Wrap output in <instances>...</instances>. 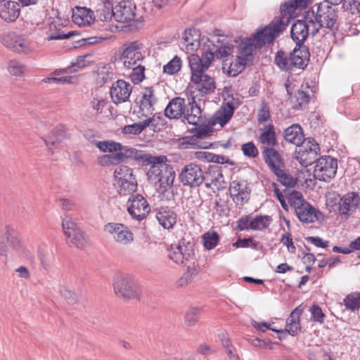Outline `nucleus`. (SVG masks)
<instances>
[{"label":"nucleus","mask_w":360,"mask_h":360,"mask_svg":"<svg viewBox=\"0 0 360 360\" xmlns=\"http://www.w3.org/2000/svg\"><path fill=\"white\" fill-rule=\"evenodd\" d=\"M262 153L264 162L272 172H278L280 168L284 167L282 158L274 147H264Z\"/></svg>","instance_id":"25"},{"label":"nucleus","mask_w":360,"mask_h":360,"mask_svg":"<svg viewBox=\"0 0 360 360\" xmlns=\"http://www.w3.org/2000/svg\"><path fill=\"white\" fill-rule=\"evenodd\" d=\"M241 150L244 156L249 158H256L259 155V150L253 141H249L241 146Z\"/></svg>","instance_id":"53"},{"label":"nucleus","mask_w":360,"mask_h":360,"mask_svg":"<svg viewBox=\"0 0 360 360\" xmlns=\"http://www.w3.org/2000/svg\"><path fill=\"white\" fill-rule=\"evenodd\" d=\"M289 202L294 207L300 221L308 224L317 219V210L303 198L300 192L293 191L289 198Z\"/></svg>","instance_id":"5"},{"label":"nucleus","mask_w":360,"mask_h":360,"mask_svg":"<svg viewBox=\"0 0 360 360\" xmlns=\"http://www.w3.org/2000/svg\"><path fill=\"white\" fill-rule=\"evenodd\" d=\"M257 116L259 123H264L270 120V110L265 100H262L261 101Z\"/></svg>","instance_id":"52"},{"label":"nucleus","mask_w":360,"mask_h":360,"mask_svg":"<svg viewBox=\"0 0 360 360\" xmlns=\"http://www.w3.org/2000/svg\"><path fill=\"white\" fill-rule=\"evenodd\" d=\"M202 168L194 163H190L184 167L179 174V179L184 186L190 188L200 186L205 181Z\"/></svg>","instance_id":"12"},{"label":"nucleus","mask_w":360,"mask_h":360,"mask_svg":"<svg viewBox=\"0 0 360 360\" xmlns=\"http://www.w3.org/2000/svg\"><path fill=\"white\" fill-rule=\"evenodd\" d=\"M93 12L90 9L84 7H77L76 11H73L72 18V21L79 26L89 25L92 20Z\"/></svg>","instance_id":"34"},{"label":"nucleus","mask_w":360,"mask_h":360,"mask_svg":"<svg viewBox=\"0 0 360 360\" xmlns=\"http://www.w3.org/2000/svg\"><path fill=\"white\" fill-rule=\"evenodd\" d=\"M20 13V5L11 0L0 1V18L5 22H12L17 20Z\"/></svg>","instance_id":"20"},{"label":"nucleus","mask_w":360,"mask_h":360,"mask_svg":"<svg viewBox=\"0 0 360 360\" xmlns=\"http://www.w3.org/2000/svg\"><path fill=\"white\" fill-rule=\"evenodd\" d=\"M155 217L160 226L165 229H170L176 223V214L167 206H162L155 210Z\"/></svg>","instance_id":"23"},{"label":"nucleus","mask_w":360,"mask_h":360,"mask_svg":"<svg viewBox=\"0 0 360 360\" xmlns=\"http://www.w3.org/2000/svg\"><path fill=\"white\" fill-rule=\"evenodd\" d=\"M307 20V13L305 12L303 19L295 20L291 27V38L296 45L305 46L304 41L309 34L312 35L313 27L311 25V23Z\"/></svg>","instance_id":"13"},{"label":"nucleus","mask_w":360,"mask_h":360,"mask_svg":"<svg viewBox=\"0 0 360 360\" xmlns=\"http://www.w3.org/2000/svg\"><path fill=\"white\" fill-rule=\"evenodd\" d=\"M96 147L102 152L113 153L121 148V143L112 141H102L96 143Z\"/></svg>","instance_id":"51"},{"label":"nucleus","mask_w":360,"mask_h":360,"mask_svg":"<svg viewBox=\"0 0 360 360\" xmlns=\"http://www.w3.org/2000/svg\"><path fill=\"white\" fill-rule=\"evenodd\" d=\"M132 91V86L123 79L114 82L110 89V97L115 104L126 102Z\"/></svg>","instance_id":"19"},{"label":"nucleus","mask_w":360,"mask_h":360,"mask_svg":"<svg viewBox=\"0 0 360 360\" xmlns=\"http://www.w3.org/2000/svg\"><path fill=\"white\" fill-rule=\"evenodd\" d=\"M115 7H113L110 1H105L101 8L96 10L98 18L101 21H109L115 18Z\"/></svg>","instance_id":"37"},{"label":"nucleus","mask_w":360,"mask_h":360,"mask_svg":"<svg viewBox=\"0 0 360 360\" xmlns=\"http://www.w3.org/2000/svg\"><path fill=\"white\" fill-rule=\"evenodd\" d=\"M181 66V60L177 56H175L169 62L163 67V72L172 75L178 72Z\"/></svg>","instance_id":"49"},{"label":"nucleus","mask_w":360,"mask_h":360,"mask_svg":"<svg viewBox=\"0 0 360 360\" xmlns=\"http://www.w3.org/2000/svg\"><path fill=\"white\" fill-rule=\"evenodd\" d=\"M127 200V211L129 215L137 221L145 219L150 212L147 200L141 194H130Z\"/></svg>","instance_id":"11"},{"label":"nucleus","mask_w":360,"mask_h":360,"mask_svg":"<svg viewBox=\"0 0 360 360\" xmlns=\"http://www.w3.org/2000/svg\"><path fill=\"white\" fill-rule=\"evenodd\" d=\"M114 176L118 184L120 195L132 194L137 188V181L131 168L122 165L115 170Z\"/></svg>","instance_id":"8"},{"label":"nucleus","mask_w":360,"mask_h":360,"mask_svg":"<svg viewBox=\"0 0 360 360\" xmlns=\"http://www.w3.org/2000/svg\"><path fill=\"white\" fill-rule=\"evenodd\" d=\"M311 320L317 322L323 323L325 314L323 313L321 308L316 304H314L310 308Z\"/></svg>","instance_id":"58"},{"label":"nucleus","mask_w":360,"mask_h":360,"mask_svg":"<svg viewBox=\"0 0 360 360\" xmlns=\"http://www.w3.org/2000/svg\"><path fill=\"white\" fill-rule=\"evenodd\" d=\"M9 72L14 76H22L24 75L25 65L18 60H11L8 65Z\"/></svg>","instance_id":"57"},{"label":"nucleus","mask_w":360,"mask_h":360,"mask_svg":"<svg viewBox=\"0 0 360 360\" xmlns=\"http://www.w3.org/2000/svg\"><path fill=\"white\" fill-rule=\"evenodd\" d=\"M309 146L304 150L300 149L297 160L302 167H307L316 161L318 152L320 150L319 144L313 139L307 143Z\"/></svg>","instance_id":"21"},{"label":"nucleus","mask_w":360,"mask_h":360,"mask_svg":"<svg viewBox=\"0 0 360 360\" xmlns=\"http://www.w3.org/2000/svg\"><path fill=\"white\" fill-rule=\"evenodd\" d=\"M219 338L229 358L231 360H239V356L236 353V348L231 339L224 333L220 334Z\"/></svg>","instance_id":"39"},{"label":"nucleus","mask_w":360,"mask_h":360,"mask_svg":"<svg viewBox=\"0 0 360 360\" xmlns=\"http://www.w3.org/2000/svg\"><path fill=\"white\" fill-rule=\"evenodd\" d=\"M67 241L70 246L76 247L79 249H84L89 245V238L85 232L81 229L68 237Z\"/></svg>","instance_id":"36"},{"label":"nucleus","mask_w":360,"mask_h":360,"mask_svg":"<svg viewBox=\"0 0 360 360\" xmlns=\"http://www.w3.org/2000/svg\"><path fill=\"white\" fill-rule=\"evenodd\" d=\"M215 124V122L212 119H210L207 122L205 120L201 121L197 126V131L195 134V138L204 139L209 136L210 131H212V127Z\"/></svg>","instance_id":"45"},{"label":"nucleus","mask_w":360,"mask_h":360,"mask_svg":"<svg viewBox=\"0 0 360 360\" xmlns=\"http://www.w3.org/2000/svg\"><path fill=\"white\" fill-rule=\"evenodd\" d=\"M273 173L277 176L278 181L287 188H293L296 184V180L290 174L285 172L284 167H281L278 172H274Z\"/></svg>","instance_id":"44"},{"label":"nucleus","mask_w":360,"mask_h":360,"mask_svg":"<svg viewBox=\"0 0 360 360\" xmlns=\"http://www.w3.org/2000/svg\"><path fill=\"white\" fill-rule=\"evenodd\" d=\"M235 110V107L232 101L227 102L225 106H221L214 115L212 118L216 123L219 124L221 127L226 125L232 117Z\"/></svg>","instance_id":"31"},{"label":"nucleus","mask_w":360,"mask_h":360,"mask_svg":"<svg viewBox=\"0 0 360 360\" xmlns=\"http://www.w3.org/2000/svg\"><path fill=\"white\" fill-rule=\"evenodd\" d=\"M79 33L77 32L76 31H70L68 33H63L60 31H56L55 32L51 33L48 37V40H62V39H70L73 36L79 35Z\"/></svg>","instance_id":"61"},{"label":"nucleus","mask_w":360,"mask_h":360,"mask_svg":"<svg viewBox=\"0 0 360 360\" xmlns=\"http://www.w3.org/2000/svg\"><path fill=\"white\" fill-rule=\"evenodd\" d=\"M59 291L69 304H75L77 302V297L74 292L67 289L65 286H60Z\"/></svg>","instance_id":"60"},{"label":"nucleus","mask_w":360,"mask_h":360,"mask_svg":"<svg viewBox=\"0 0 360 360\" xmlns=\"http://www.w3.org/2000/svg\"><path fill=\"white\" fill-rule=\"evenodd\" d=\"M259 141L266 147H274L278 142L276 137L275 128L273 124L265 126L259 137Z\"/></svg>","instance_id":"35"},{"label":"nucleus","mask_w":360,"mask_h":360,"mask_svg":"<svg viewBox=\"0 0 360 360\" xmlns=\"http://www.w3.org/2000/svg\"><path fill=\"white\" fill-rule=\"evenodd\" d=\"M307 18L311 23L312 36H315L321 27H326L331 31L337 29L338 13L337 11L330 5L320 3L307 11Z\"/></svg>","instance_id":"4"},{"label":"nucleus","mask_w":360,"mask_h":360,"mask_svg":"<svg viewBox=\"0 0 360 360\" xmlns=\"http://www.w3.org/2000/svg\"><path fill=\"white\" fill-rule=\"evenodd\" d=\"M285 140L297 146H301L304 141L302 127L298 124H294L284 130Z\"/></svg>","instance_id":"29"},{"label":"nucleus","mask_w":360,"mask_h":360,"mask_svg":"<svg viewBox=\"0 0 360 360\" xmlns=\"http://www.w3.org/2000/svg\"><path fill=\"white\" fill-rule=\"evenodd\" d=\"M156 102L157 99L154 95L153 87H146L141 100L140 110L143 113H151L154 110L153 105Z\"/></svg>","instance_id":"32"},{"label":"nucleus","mask_w":360,"mask_h":360,"mask_svg":"<svg viewBox=\"0 0 360 360\" xmlns=\"http://www.w3.org/2000/svg\"><path fill=\"white\" fill-rule=\"evenodd\" d=\"M104 230L111 234L116 242L122 245H129L134 241V234L123 224L110 222L105 225Z\"/></svg>","instance_id":"15"},{"label":"nucleus","mask_w":360,"mask_h":360,"mask_svg":"<svg viewBox=\"0 0 360 360\" xmlns=\"http://www.w3.org/2000/svg\"><path fill=\"white\" fill-rule=\"evenodd\" d=\"M38 257L41 266L44 269H48L51 264V255L45 250H39L38 251Z\"/></svg>","instance_id":"63"},{"label":"nucleus","mask_w":360,"mask_h":360,"mask_svg":"<svg viewBox=\"0 0 360 360\" xmlns=\"http://www.w3.org/2000/svg\"><path fill=\"white\" fill-rule=\"evenodd\" d=\"M294 68L304 70L309 64L310 53L307 46L295 45L290 53Z\"/></svg>","instance_id":"24"},{"label":"nucleus","mask_w":360,"mask_h":360,"mask_svg":"<svg viewBox=\"0 0 360 360\" xmlns=\"http://www.w3.org/2000/svg\"><path fill=\"white\" fill-rule=\"evenodd\" d=\"M143 44L139 41L125 42L120 48L124 68L129 69L143 60Z\"/></svg>","instance_id":"10"},{"label":"nucleus","mask_w":360,"mask_h":360,"mask_svg":"<svg viewBox=\"0 0 360 360\" xmlns=\"http://www.w3.org/2000/svg\"><path fill=\"white\" fill-rule=\"evenodd\" d=\"M130 69L132 70L129 75L131 82L136 84L141 82L145 78V67L140 64H136Z\"/></svg>","instance_id":"50"},{"label":"nucleus","mask_w":360,"mask_h":360,"mask_svg":"<svg viewBox=\"0 0 360 360\" xmlns=\"http://www.w3.org/2000/svg\"><path fill=\"white\" fill-rule=\"evenodd\" d=\"M288 17L286 22L279 20L274 24L270 23L264 28L258 30L252 37H246L240 41L236 59V71L240 72L246 65L252 63L255 58L253 51L262 49L267 44L272 43L288 26Z\"/></svg>","instance_id":"1"},{"label":"nucleus","mask_w":360,"mask_h":360,"mask_svg":"<svg viewBox=\"0 0 360 360\" xmlns=\"http://www.w3.org/2000/svg\"><path fill=\"white\" fill-rule=\"evenodd\" d=\"M62 227L66 238L72 236L74 233L80 229L77 223L68 215L62 217Z\"/></svg>","instance_id":"41"},{"label":"nucleus","mask_w":360,"mask_h":360,"mask_svg":"<svg viewBox=\"0 0 360 360\" xmlns=\"http://www.w3.org/2000/svg\"><path fill=\"white\" fill-rule=\"evenodd\" d=\"M280 241L283 245L286 246L290 252H295L296 248L293 243L292 239L291 238V234L290 233H285L282 234Z\"/></svg>","instance_id":"64"},{"label":"nucleus","mask_w":360,"mask_h":360,"mask_svg":"<svg viewBox=\"0 0 360 360\" xmlns=\"http://www.w3.org/2000/svg\"><path fill=\"white\" fill-rule=\"evenodd\" d=\"M198 274V268L193 262V265H188L187 271L184 275L178 280L177 285L180 287H184L188 283H191L193 278Z\"/></svg>","instance_id":"42"},{"label":"nucleus","mask_w":360,"mask_h":360,"mask_svg":"<svg viewBox=\"0 0 360 360\" xmlns=\"http://www.w3.org/2000/svg\"><path fill=\"white\" fill-rule=\"evenodd\" d=\"M182 44L188 53L198 51L201 44L200 30L195 28L186 30L183 36Z\"/></svg>","instance_id":"26"},{"label":"nucleus","mask_w":360,"mask_h":360,"mask_svg":"<svg viewBox=\"0 0 360 360\" xmlns=\"http://www.w3.org/2000/svg\"><path fill=\"white\" fill-rule=\"evenodd\" d=\"M337 169V159L330 155H323L316 161L314 176L319 181L329 182L335 176Z\"/></svg>","instance_id":"6"},{"label":"nucleus","mask_w":360,"mask_h":360,"mask_svg":"<svg viewBox=\"0 0 360 360\" xmlns=\"http://www.w3.org/2000/svg\"><path fill=\"white\" fill-rule=\"evenodd\" d=\"M345 307L354 311L360 308V292L347 295L343 300Z\"/></svg>","instance_id":"48"},{"label":"nucleus","mask_w":360,"mask_h":360,"mask_svg":"<svg viewBox=\"0 0 360 360\" xmlns=\"http://www.w3.org/2000/svg\"><path fill=\"white\" fill-rule=\"evenodd\" d=\"M274 63L281 71L290 72L294 69L290 53L288 54L281 49L276 53Z\"/></svg>","instance_id":"33"},{"label":"nucleus","mask_w":360,"mask_h":360,"mask_svg":"<svg viewBox=\"0 0 360 360\" xmlns=\"http://www.w3.org/2000/svg\"><path fill=\"white\" fill-rule=\"evenodd\" d=\"M201 309L198 307H191L186 313L185 322L188 326H193L198 321Z\"/></svg>","instance_id":"54"},{"label":"nucleus","mask_w":360,"mask_h":360,"mask_svg":"<svg viewBox=\"0 0 360 360\" xmlns=\"http://www.w3.org/2000/svg\"><path fill=\"white\" fill-rule=\"evenodd\" d=\"M53 135L55 139L51 137L44 139V141L46 145L50 148V146H54L58 142L64 139L65 136V127L63 125H59L56 127L52 131Z\"/></svg>","instance_id":"46"},{"label":"nucleus","mask_w":360,"mask_h":360,"mask_svg":"<svg viewBox=\"0 0 360 360\" xmlns=\"http://www.w3.org/2000/svg\"><path fill=\"white\" fill-rule=\"evenodd\" d=\"M302 310L299 307L295 308L286 319L285 330L292 336L297 335L301 331L300 317Z\"/></svg>","instance_id":"30"},{"label":"nucleus","mask_w":360,"mask_h":360,"mask_svg":"<svg viewBox=\"0 0 360 360\" xmlns=\"http://www.w3.org/2000/svg\"><path fill=\"white\" fill-rule=\"evenodd\" d=\"M272 221L269 215H257L251 219L250 229L254 231H262L268 228Z\"/></svg>","instance_id":"38"},{"label":"nucleus","mask_w":360,"mask_h":360,"mask_svg":"<svg viewBox=\"0 0 360 360\" xmlns=\"http://www.w3.org/2000/svg\"><path fill=\"white\" fill-rule=\"evenodd\" d=\"M1 41L8 49L18 53L27 54L31 52L29 43L20 35L15 33L3 34L1 37Z\"/></svg>","instance_id":"17"},{"label":"nucleus","mask_w":360,"mask_h":360,"mask_svg":"<svg viewBox=\"0 0 360 360\" xmlns=\"http://www.w3.org/2000/svg\"><path fill=\"white\" fill-rule=\"evenodd\" d=\"M205 187L211 188L212 186L217 189L224 188L226 186V182L222 174V167L218 165H210L207 169L203 172Z\"/></svg>","instance_id":"18"},{"label":"nucleus","mask_w":360,"mask_h":360,"mask_svg":"<svg viewBox=\"0 0 360 360\" xmlns=\"http://www.w3.org/2000/svg\"><path fill=\"white\" fill-rule=\"evenodd\" d=\"M229 193L235 203L243 205L248 202L251 188L247 181L234 180L230 184Z\"/></svg>","instance_id":"16"},{"label":"nucleus","mask_w":360,"mask_h":360,"mask_svg":"<svg viewBox=\"0 0 360 360\" xmlns=\"http://www.w3.org/2000/svg\"><path fill=\"white\" fill-rule=\"evenodd\" d=\"M136 5L129 1H122L115 6V20L120 22H128L135 18Z\"/></svg>","instance_id":"22"},{"label":"nucleus","mask_w":360,"mask_h":360,"mask_svg":"<svg viewBox=\"0 0 360 360\" xmlns=\"http://www.w3.org/2000/svg\"><path fill=\"white\" fill-rule=\"evenodd\" d=\"M298 7H302L297 0H288L281 5L280 11L283 17H285L295 11Z\"/></svg>","instance_id":"55"},{"label":"nucleus","mask_w":360,"mask_h":360,"mask_svg":"<svg viewBox=\"0 0 360 360\" xmlns=\"http://www.w3.org/2000/svg\"><path fill=\"white\" fill-rule=\"evenodd\" d=\"M194 256L193 245L185 240L172 244L168 250L169 258L177 264L188 265Z\"/></svg>","instance_id":"9"},{"label":"nucleus","mask_w":360,"mask_h":360,"mask_svg":"<svg viewBox=\"0 0 360 360\" xmlns=\"http://www.w3.org/2000/svg\"><path fill=\"white\" fill-rule=\"evenodd\" d=\"M73 77L71 76H65L60 77H45L42 79L44 83L49 84H70L72 83V80Z\"/></svg>","instance_id":"62"},{"label":"nucleus","mask_w":360,"mask_h":360,"mask_svg":"<svg viewBox=\"0 0 360 360\" xmlns=\"http://www.w3.org/2000/svg\"><path fill=\"white\" fill-rule=\"evenodd\" d=\"M309 101V96L307 92L301 89L295 91L294 95L292 96V102L295 109H301L302 107L306 106Z\"/></svg>","instance_id":"40"},{"label":"nucleus","mask_w":360,"mask_h":360,"mask_svg":"<svg viewBox=\"0 0 360 360\" xmlns=\"http://www.w3.org/2000/svg\"><path fill=\"white\" fill-rule=\"evenodd\" d=\"M113 286L115 293L125 300L138 298L140 295L139 286L129 275H117Z\"/></svg>","instance_id":"7"},{"label":"nucleus","mask_w":360,"mask_h":360,"mask_svg":"<svg viewBox=\"0 0 360 360\" xmlns=\"http://www.w3.org/2000/svg\"><path fill=\"white\" fill-rule=\"evenodd\" d=\"M167 122L161 114H155L153 116L152 130L154 132H159L166 128Z\"/></svg>","instance_id":"56"},{"label":"nucleus","mask_w":360,"mask_h":360,"mask_svg":"<svg viewBox=\"0 0 360 360\" xmlns=\"http://www.w3.org/2000/svg\"><path fill=\"white\" fill-rule=\"evenodd\" d=\"M203 246L207 250L214 249L219 242V234L216 231H207L202 236Z\"/></svg>","instance_id":"43"},{"label":"nucleus","mask_w":360,"mask_h":360,"mask_svg":"<svg viewBox=\"0 0 360 360\" xmlns=\"http://www.w3.org/2000/svg\"><path fill=\"white\" fill-rule=\"evenodd\" d=\"M146 165H150L148 171V179L153 184H159L157 188L158 193L164 194L172 188L175 178V172L172 166L167 164V158L165 155L153 156L146 155L143 162Z\"/></svg>","instance_id":"3"},{"label":"nucleus","mask_w":360,"mask_h":360,"mask_svg":"<svg viewBox=\"0 0 360 360\" xmlns=\"http://www.w3.org/2000/svg\"><path fill=\"white\" fill-rule=\"evenodd\" d=\"M191 72V80L197 84V89L202 94H209L214 91L216 85L214 79L205 72L209 68L214 59V54L210 50H205L201 57L191 54L188 58Z\"/></svg>","instance_id":"2"},{"label":"nucleus","mask_w":360,"mask_h":360,"mask_svg":"<svg viewBox=\"0 0 360 360\" xmlns=\"http://www.w3.org/2000/svg\"><path fill=\"white\" fill-rule=\"evenodd\" d=\"M360 202V197L356 192L351 191L340 197L337 205L339 214L347 219L356 210Z\"/></svg>","instance_id":"14"},{"label":"nucleus","mask_w":360,"mask_h":360,"mask_svg":"<svg viewBox=\"0 0 360 360\" xmlns=\"http://www.w3.org/2000/svg\"><path fill=\"white\" fill-rule=\"evenodd\" d=\"M207 50H210L211 51H213L210 49H208ZM214 54V56H215L217 58L222 59L229 55L232 53V46L230 45L225 44L224 43H221V45L218 47L215 52H212Z\"/></svg>","instance_id":"59"},{"label":"nucleus","mask_w":360,"mask_h":360,"mask_svg":"<svg viewBox=\"0 0 360 360\" xmlns=\"http://www.w3.org/2000/svg\"><path fill=\"white\" fill-rule=\"evenodd\" d=\"M122 150L124 153L127 161L129 160H134L137 161H142L143 162L145 158L148 155L145 154L142 150H139L136 148H129L124 146H122Z\"/></svg>","instance_id":"47"},{"label":"nucleus","mask_w":360,"mask_h":360,"mask_svg":"<svg viewBox=\"0 0 360 360\" xmlns=\"http://www.w3.org/2000/svg\"><path fill=\"white\" fill-rule=\"evenodd\" d=\"M185 112V100L181 97L172 98L165 109V116L169 119L183 118Z\"/></svg>","instance_id":"27"},{"label":"nucleus","mask_w":360,"mask_h":360,"mask_svg":"<svg viewBox=\"0 0 360 360\" xmlns=\"http://www.w3.org/2000/svg\"><path fill=\"white\" fill-rule=\"evenodd\" d=\"M189 108L185 111L182 122L188 123L192 125L198 124L204 119L202 115V110L199 105L195 101V98H192V101L189 102Z\"/></svg>","instance_id":"28"}]
</instances>
